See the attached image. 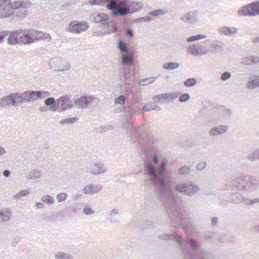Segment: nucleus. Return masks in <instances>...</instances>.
<instances>
[{
  "label": "nucleus",
  "instance_id": "25",
  "mask_svg": "<svg viewBox=\"0 0 259 259\" xmlns=\"http://www.w3.org/2000/svg\"><path fill=\"white\" fill-rule=\"evenodd\" d=\"M179 67V64L170 62L164 65V68L166 69H174Z\"/></svg>",
  "mask_w": 259,
  "mask_h": 259
},
{
  "label": "nucleus",
  "instance_id": "31",
  "mask_svg": "<svg viewBox=\"0 0 259 259\" xmlns=\"http://www.w3.org/2000/svg\"><path fill=\"white\" fill-rule=\"evenodd\" d=\"M190 99V96L187 94H184L181 95L179 98V101L181 102H185Z\"/></svg>",
  "mask_w": 259,
  "mask_h": 259
},
{
  "label": "nucleus",
  "instance_id": "19",
  "mask_svg": "<svg viewBox=\"0 0 259 259\" xmlns=\"http://www.w3.org/2000/svg\"><path fill=\"white\" fill-rule=\"evenodd\" d=\"M134 57L133 54L125 55L122 56V63L124 64H131L133 61Z\"/></svg>",
  "mask_w": 259,
  "mask_h": 259
},
{
  "label": "nucleus",
  "instance_id": "41",
  "mask_svg": "<svg viewBox=\"0 0 259 259\" xmlns=\"http://www.w3.org/2000/svg\"><path fill=\"white\" fill-rule=\"evenodd\" d=\"M214 237V233H211V234L210 233H208L206 235H205L204 238L205 239L208 240L209 242H212L211 240V239L212 237Z\"/></svg>",
  "mask_w": 259,
  "mask_h": 259
},
{
  "label": "nucleus",
  "instance_id": "53",
  "mask_svg": "<svg viewBox=\"0 0 259 259\" xmlns=\"http://www.w3.org/2000/svg\"><path fill=\"white\" fill-rule=\"evenodd\" d=\"M188 257L189 259L191 258V253L189 251H188Z\"/></svg>",
  "mask_w": 259,
  "mask_h": 259
},
{
  "label": "nucleus",
  "instance_id": "18",
  "mask_svg": "<svg viewBox=\"0 0 259 259\" xmlns=\"http://www.w3.org/2000/svg\"><path fill=\"white\" fill-rule=\"evenodd\" d=\"M55 259H73V256L69 254H66L63 252H58L54 254Z\"/></svg>",
  "mask_w": 259,
  "mask_h": 259
},
{
  "label": "nucleus",
  "instance_id": "55",
  "mask_svg": "<svg viewBox=\"0 0 259 259\" xmlns=\"http://www.w3.org/2000/svg\"><path fill=\"white\" fill-rule=\"evenodd\" d=\"M156 237L159 238L160 240L162 239L160 235H158L157 234L155 235V238H156Z\"/></svg>",
  "mask_w": 259,
  "mask_h": 259
},
{
  "label": "nucleus",
  "instance_id": "3",
  "mask_svg": "<svg viewBox=\"0 0 259 259\" xmlns=\"http://www.w3.org/2000/svg\"><path fill=\"white\" fill-rule=\"evenodd\" d=\"M47 95V92H26L22 95L18 94H13L7 97L2 99V101L6 102L7 104L14 105L16 102H23L24 101H29L32 100H35L41 97Z\"/></svg>",
  "mask_w": 259,
  "mask_h": 259
},
{
  "label": "nucleus",
  "instance_id": "46",
  "mask_svg": "<svg viewBox=\"0 0 259 259\" xmlns=\"http://www.w3.org/2000/svg\"><path fill=\"white\" fill-rule=\"evenodd\" d=\"M110 221L113 223H115L117 222L118 219L115 217L114 215H112L111 216Z\"/></svg>",
  "mask_w": 259,
  "mask_h": 259
},
{
  "label": "nucleus",
  "instance_id": "6",
  "mask_svg": "<svg viewBox=\"0 0 259 259\" xmlns=\"http://www.w3.org/2000/svg\"><path fill=\"white\" fill-rule=\"evenodd\" d=\"M240 16L256 15L259 14V1L243 7L238 11Z\"/></svg>",
  "mask_w": 259,
  "mask_h": 259
},
{
  "label": "nucleus",
  "instance_id": "24",
  "mask_svg": "<svg viewBox=\"0 0 259 259\" xmlns=\"http://www.w3.org/2000/svg\"><path fill=\"white\" fill-rule=\"evenodd\" d=\"M197 83L196 79L193 78L188 79L184 83L186 87H190L195 85Z\"/></svg>",
  "mask_w": 259,
  "mask_h": 259
},
{
  "label": "nucleus",
  "instance_id": "29",
  "mask_svg": "<svg viewBox=\"0 0 259 259\" xmlns=\"http://www.w3.org/2000/svg\"><path fill=\"white\" fill-rule=\"evenodd\" d=\"M147 170L151 176H155L156 174V171L154 167L151 164H148L147 166Z\"/></svg>",
  "mask_w": 259,
  "mask_h": 259
},
{
  "label": "nucleus",
  "instance_id": "4",
  "mask_svg": "<svg viewBox=\"0 0 259 259\" xmlns=\"http://www.w3.org/2000/svg\"><path fill=\"white\" fill-rule=\"evenodd\" d=\"M232 184L237 189L250 192L258 187L259 182L258 179H233Z\"/></svg>",
  "mask_w": 259,
  "mask_h": 259
},
{
  "label": "nucleus",
  "instance_id": "20",
  "mask_svg": "<svg viewBox=\"0 0 259 259\" xmlns=\"http://www.w3.org/2000/svg\"><path fill=\"white\" fill-rule=\"evenodd\" d=\"M154 226L153 223L150 221H144L139 227L142 230L152 229Z\"/></svg>",
  "mask_w": 259,
  "mask_h": 259
},
{
  "label": "nucleus",
  "instance_id": "11",
  "mask_svg": "<svg viewBox=\"0 0 259 259\" xmlns=\"http://www.w3.org/2000/svg\"><path fill=\"white\" fill-rule=\"evenodd\" d=\"M57 104L63 109H67L71 106L69 98L67 96L60 97L57 100Z\"/></svg>",
  "mask_w": 259,
  "mask_h": 259
},
{
  "label": "nucleus",
  "instance_id": "9",
  "mask_svg": "<svg viewBox=\"0 0 259 259\" xmlns=\"http://www.w3.org/2000/svg\"><path fill=\"white\" fill-rule=\"evenodd\" d=\"M20 30L12 32L8 38V43L11 45L21 44Z\"/></svg>",
  "mask_w": 259,
  "mask_h": 259
},
{
  "label": "nucleus",
  "instance_id": "51",
  "mask_svg": "<svg viewBox=\"0 0 259 259\" xmlns=\"http://www.w3.org/2000/svg\"><path fill=\"white\" fill-rule=\"evenodd\" d=\"M253 228L254 230H256L259 233V225L254 226Z\"/></svg>",
  "mask_w": 259,
  "mask_h": 259
},
{
  "label": "nucleus",
  "instance_id": "23",
  "mask_svg": "<svg viewBox=\"0 0 259 259\" xmlns=\"http://www.w3.org/2000/svg\"><path fill=\"white\" fill-rule=\"evenodd\" d=\"M205 36L202 34H198L188 37L187 39L188 42H192L202 38H205Z\"/></svg>",
  "mask_w": 259,
  "mask_h": 259
},
{
  "label": "nucleus",
  "instance_id": "37",
  "mask_svg": "<svg viewBox=\"0 0 259 259\" xmlns=\"http://www.w3.org/2000/svg\"><path fill=\"white\" fill-rule=\"evenodd\" d=\"M55 101V100L53 98H49L45 100V104L47 105H52Z\"/></svg>",
  "mask_w": 259,
  "mask_h": 259
},
{
  "label": "nucleus",
  "instance_id": "45",
  "mask_svg": "<svg viewBox=\"0 0 259 259\" xmlns=\"http://www.w3.org/2000/svg\"><path fill=\"white\" fill-rule=\"evenodd\" d=\"M20 241L18 238H14L12 241V244L13 246H15L16 244Z\"/></svg>",
  "mask_w": 259,
  "mask_h": 259
},
{
  "label": "nucleus",
  "instance_id": "43",
  "mask_svg": "<svg viewBox=\"0 0 259 259\" xmlns=\"http://www.w3.org/2000/svg\"><path fill=\"white\" fill-rule=\"evenodd\" d=\"M218 222V218L217 217H213L211 219V224L213 226L216 225Z\"/></svg>",
  "mask_w": 259,
  "mask_h": 259
},
{
  "label": "nucleus",
  "instance_id": "5",
  "mask_svg": "<svg viewBox=\"0 0 259 259\" xmlns=\"http://www.w3.org/2000/svg\"><path fill=\"white\" fill-rule=\"evenodd\" d=\"M21 44H27L34 41L36 39L42 38L45 34L42 32L28 30H20Z\"/></svg>",
  "mask_w": 259,
  "mask_h": 259
},
{
  "label": "nucleus",
  "instance_id": "50",
  "mask_svg": "<svg viewBox=\"0 0 259 259\" xmlns=\"http://www.w3.org/2000/svg\"><path fill=\"white\" fill-rule=\"evenodd\" d=\"M126 33L127 34L130 35L131 36H133V32L131 30L128 29L126 31Z\"/></svg>",
  "mask_w": 259,
  "mask_h": 259
},
{
  "label": "nucleus",
  "instance_id": "2",
  "mask_svg": "<svg viewBox=\"0 0 259 259\" xmlns=\"http://www.w3.org/2000/svg\"><path fill=\"white\" fill-rule=\"evenodd\" d=\"M31 4L29 1H18L10 2V0H0V18H6L13 14L15 10L28 8Z\"/></svg>",
  "mask_w": 259,
  "mask_h": 259
},
{
  "label": "nucleus",
  "instance_id": "22",
  "mask_svg": "<svg viewBox=\"0 0 259 259\" xmlns=\"http://www.w3.org/2000/svg\"><path fill=\"white\" fill-rule=\"evenodd\" d=\"M225 131V127H223V126H220L219 127L214 128L212 129L210 132V134L211 135H217V134H221Z\"/></svg>",
  "mask_w": 259,
  "mask_h": 259
},
{
  "label": "nucleus",
  "instance_id": "16",
  "mask_svg": "<svg viewBox=\"0 0 259 259\" xmlns=\"http://www.w3.org/2000/svg\"><path fill=\"white\" fill-rule=\"evenodd\" d=\"M241 202L243 203V204L247 206L251 205L259 202V198L250 199L248 198L244 197L242 196V201Z\"/></svg>",
  "mask_w": 259,
  "mask_h": 259
},
{
  "label": "nucleus",
  "instance_id": "35",
  "mask_svg": "<svg viewBox=\"0 0 259 259\" xmlns=\"http://www.w3.org/2000/svg\"><path fill=\"white\" fill-rule=\"evenodd\" d=\"M119 48L122 52H126L127 51L125 44L122 41H120L119 43Z\"/></svg>",
  "mask_w": 259,
  "mask_h": 259
},
{
  "label": "nucleus",
  "instance_id": "56",
  "mask_svg": "<svg viewBox=\"0 0 259 259\" xmlns=\"http://www.w3.org/2000/svg\"><path fill=\"white\" fill-rule=\"evenodd\" d=\"M166 164V163H165V162H164V161L163 160V164H162L163 166H164V165H165V164Z\"/></svg>",
  "mask_w": 259,
  "mask_h": 259
},
{
  "label": "nucleus",
  "instance_id": "59",
  "mask_svg": "<svg viewBox=\"0 0 259 259\" xmlns=\"http://www.w3.org/2000/svg\"><path fill=\"white\" fill-rule=\"evenodd\" d=\"M154 81V80H153L152 81H150V82H150V83H151V82H152V81Z\"/></svg>",
  "mask_w": 259,
  "mask_h": 259
},
{
  "label": "nucleus",
  "instance_id": "8",
  "mask_svg": "<svg viewBox=\"0 0 259 259\" xmlns=\"http://www.w3.org/2000/svg\"><path fill=\"white\" fill-rule=\"evenodd\" d=\"M146 183H151L155 188L158 194L155 198L156 200L154 201H159L162 196V179H146Z\"/></svg>",
  "mask_w": 259,
  "mask_h": 259
},
{
  "label": "nucleus",
  "instance_id": "48",
  "mask_svg": "<svg viewBox=\"0 0 259 259\" xmlns=\"http://www.w3.org/2000/svg\"><path fill=\"white\" fill-rule=\"evenodd\" d=\"M9 174L10 172L7 170H5L3 172V175L5 177H8L9 176Z\"/></svg>",
  "mask_w": 259,
  "mask_h": 259
},
{
  "label": "nucleus",
  "instance_id": "7",
  "mask_svg": "<svg viewBox=\"0 0 259 259\" xmlns=\"http://www.w3.org/2000/svg\"><path fill=\"white\" fill-rule=\"evenodd\" d=\"M88 27V25L87 22H77L74 21L70 23L68 31L71 32L78 33L85 30Z\"/></svg>",
  "mask_w": 259,
  "mask_h": 259
},
{
  "label": "nucleus",
  "instance_id": "13",
  "mask_svg": "<svg viewBox=\"0 0 259 259\" xmlns=\"http://www.w3.org/2000/svg\"><path fill=\"white\" fill-rule=\"evenodd\" d=\"M11 214V211L10 209H3L0 211V220L3 222L8 221Z\"/></svg>",
  "mask_w": 259,
  "mask_h": 259
},
{
  "label": "nucleus",
  "instance_id": "52",
  "mask_svg": "<svg viewBox=\"0 0 259 259\" xmlns=\"http://www.w3.org/2000/svg\"><path fill=\"white\" fill-rule=\"evenodd\" d=\"M5 152L4 148L3 147H0V154H2Z\"/></svg>",
  "mask_w": 259,
  "mask_h": 259
},
{
  "label": "nucleus",
  "instance_id": "10",
  "mask_svg": "<svg viewBox=\"0 0 259 259\" xmlns=\"http://www.w3.org/2000/svg\"><path fill=\"white\" fill-rule=\"evenodd\" d=\"M188 51L190 53L195 55L205 54L207 52L202 46L199 45L190 46L188 49Z\"/></svg>",
  "mask_w": 259,
  "mask_h": 259
},
{
  "label": "nucleus",
  "instance_id": "54",
  "mask_svg": "<svg viewBox=\"0 0 259 259\" xmlns=\"http://www.w3.org/2000/svg\"><path fill=\"white\" fill-rule=\"evenodd\" d=\"M154 162L157 163L158 161V157L157 156H155L154 158Z\"/></svg>",
  "mask_w": 259,
  "mask_h": 259
},
{
  "label": "nucleus",
  "instance_id": "30",
  "mask_svg": "<svg viewBox=\"0 0 259 259\" xmlns=\"http://www.w3.org/2000/svg\"><path fill=\"white\" fill-rule=\"evenodd\" d=\"M94 212V211L92 210L91 207L88 205L86 206L83 210V213L87 215L93 214Z\"/></svg>",
  "mask_w": 259,
  "mask_h": 259
},
{
  "label": "nucleus",
  "instance_id": "21",
  "mask_svg": "<svg viewBox=\"0 0 259 259\" xmlns=\"http://www.w3.org/2000/svg\"><path fill=\"white\" fill-rule=\"evenodd\" d=\"M29 194V191L27 190H23L19 192L17 194L14 195L13 197V198L15 200H17L21 198V197H24L26 196Z\"/></svg>",
  "mask_w": 259,
  "mask_h": 259
},
{
  "label": "nucleus",
  "instance_id": "12",
  "mask_svg": "<svg viewBox=\"0 0 259 259\" xmlns=\"http://www.w3.org/2000/svg\"><path fill=\"white\" fill-rule=\"evenodd\" d=\"M93 101V98L91 97H81L75 100V103L76 105L79 106H87Z\"/></svg>",
  "mask_w": 259,
  "mask_h": 259
},
{
  "label": "nucleus",
  "instance_id": "42",
  "mask_svg": "<svg viewBox=\"0 0 259 259\" xmlns=\"http://www.w3.org/2000/svg\"><path fill=\"white\" fill-rule=\"evenodd\" d=\"M76 118H67V119H65L64 120H63L62 122V123H66V122H73L74 121L76 120Z\"/></svg>",
  "mask_w": 259,
  "mask_h": 259
},
{
  "label": "nucleus",
  "instance_id": "27",
  "mask_svg": "<svg viewBox=\"0 0 259 259\" xmlns=\"http://www.w3.org/2000/svg\"><path fill=\"white\" fill-rule=\"evenodd\" d=\"M194 259H208L207 254L206 252H199L197 254Z\"/></svg>",
  "mask_w": 259,
  "mask_h": 259
},
{
  "label": "nucleus",
  "instance_id": "57",
  "mask_svg": "<svg viewBox=\"0 0 259 259\" xmlns=\"http://www.w3.org/2000/svg\"><path fill=\"white\" fill-rule=\"evenodd\" d=\"M184 254L185 255H186V251H184Z\"/></svg>",
  "mask_w": 259,
  "mask_h": 259
},
{
  "label": "nucleus",
  "instance_id": "1",
  "mask_svg": "<svg viewBox=\"0 0 259 259\" xmlns=\"http://www.w3.org/2000/svg\"><path fill=\"white\" fill-rule=\"evenodd\" d=\"M165 180L163 179V205L168 208L167 213L174 227L182 225L187 233H191L194 229L193 226L191 223H187L183 218L181 214L182 208L178 202L181 200L180 193L191 196L196 193L200 188L191 184L183 183L166 189Z\"/></svg>",
  "mask_w": 259,
  "mask_h": 259
},
{
  "label": "nucleus",
  "instance_id": "40",
  "mask_svg": "<svg viewBox=\"0 0 259 259\" xmlns=\"http://www.w3.org/2000/svg\"><path fill=\"white\" fill-rule=\"evenodd\" d=\"M8 35V33L7 32L2 31H0V42H1L4 38Z\"/></svg>",
  "mask_w": 259,
  "mask_h": 259
},
{
  "label": "nucleus",
  "instance_id": "44",
  "mask_svg": "<svg viewBox=\"0 0 259 259\" xmlns=\"http://www.w3.org/2000/svg\"><path fill=\"white\" fill-rule=\"evenodd\" d=\"M118 212H119L118 209H117L116 208H114L111 211L110 215L111 216L112 215L117 214L118 213Z\"/></svg>",
  "mask_w": 259,
  "mask_h": 259
},
{
  "label": "nucleus",
  "instance_id": "38",
  "mask_svg": "<svg viewBox=\"0 0 259 259\" xmlns=\"http://www.w3.org/2000/svg\"><path fill=\"white\" fill-rule=\"evenodd\" d=\"M206 166V163L204 162H199L197 166V168L198 170H202Z\"/></svg>",
  "mask_w": 259,
  "mask_h": 259
},
{
  "label": "nucleus",
  "instance_id": "58",
  "mask_svg": "<svg viewBox=\"0 0 259 259\" xmlns=\"http://www.w3.org/2000/svg\"><path fill=\"white\" fill-rule=\"evenodd\" d=\"M114 31H115L117 29L116 27H114Z\"/></svg>",
  "mask_w": 259,
  "mask_h": 259
},
{
  "label": "nucleus",
  "instance_id": "60",
  "mask_svg": "<svg viewBox=\"0 0 259 259\" xmlns=\"http://www.w3.org/2000/svg\"><path fill=\"white\" fill-rule=\"evenodd\" d=\"M144 109L145 110H146V107H145H145H144Z\"/></svg>",
  "mask_w": 259,
  "mask_h": 259
},
{
  "label": "nucleus",
  "instance_id": "33",
  "mask_svg": "<svg viewBox=\"0 0 259 259\" xmlns=\"http://www.w3.org/2000/svg\"><path fill=\"white\" fill-rule=\"evenodd\" d=\"M83 192L84 194H93L92 192V185L87 186L83 189Z\"/></svg>",
  "mask_w": 259,
  "mask_h": 259
},
{
  "label": "nucleus",
  "instance_id": "47",
  "mask_svg": "<svg viewBox=\"0 0 259 259\" xmlns=\"http://www.w3.org/2000/svg\"><path fill=\"white\" fill-rule=\"evenodd\" d=\"M160 14V10L155 11L152 12V13H151V15H153V16H157V15L158 16Z\"/></svg>",
  "mask_w": 259,
  "mask_h": 259
},
{
  "label": "nucleus",
  "instance_id": "36",
  "mask_svg": "<svg viewBox=\"0 0 259 259\" xmlns=\"http://www.w3.org/2000/svg\"><path fill=\"white\" fill-rule=\"evenodd\" d=\"M231 76V74L229 72H225L223 73L221 75V79L223 80H225L228 78H229Z\"/></svg>",
  "mask_w": 259,
  "mask_h": 259
},
{
  "label": "nucleus",
  "instance_id": "34",
  "mask_svg": "<svg viewBox=\"0 0 259 259\" xmlns=\"http://www.w3.org/2000/svg\"><path fill=\"white\" fill-rule=\"evenodd\" d=\"M115 102L119 104H123L125 102V98L123 96H121L115 100Z\"/></svg>",
  "mask_w": 259,
  "mask_h": 259
},
{
  "label": "nucleus",
  "instance_id": "49",
  "mask_svg": "<svg viewBox=\"0 0 259 259\" xmlns=\"http://www.w3.org/2000/svg\"><path fill=\"white\" fill-rule=\"evenodd\" d=\"M36 205L37 207L39 208H42L44 206L43 204L41 202H37V203H36Z\"/></svg>",
  "mask_w": 259,
  "mask_h": 259
},
{
  "label": "nucleus",
  "instance_id": "39",
  "mask_svg": "<svg viewBox=\"0 0 259 259\" xmlns=\"http://www.w3.org/2000/svg\"><path fill=\"white\" fill-rule=\"evenodd\" d=\"M189 170H190L189 168H188L187 167L184 166L180 169V173L182 174L188 173L189 171Z\"/></svg>",
  "mask_w": 259,
  "mask_h": 259
},
{
  "label": "nucleus",
  "instance_id": "14",
  "mask_svg": "<svg viewBox=\"0 0 259 259\" xmlns=\"http://www.w3.org/2000/svg\"><path fill=\"white\" fill-rule=\"evenodd\" d=\"M163 239L164 240H173L176 239L178 242L181 243L182 242V238L181 236L177 234H163Z\"/></svg>",
  "mask_w": 259,
  "mask_h": 259
},
{
  "label": "nucleus",
  "instance_id": "28",
  "mask_svg": "<svg viewBox=\"0 0 259 259\" xmlns=\"http://www.w3.org/2000/svg\"><path fill=\"white\" fill-rule=\"evenodd\" d=\"M67 196V194L65 193H61L57 195V199L58 202H62L65 200Z\"/></svg>",
  "mask_w": 259,
  "mask_h": 259
},
{
  "label": "nucleus",
  "instance_id": "15",
  "mask_svg": "<svg viewBox=\"0 0 259 259\" xmlns=\"http://www.w3.org/2000/svg\"><path fill=\"white\" fill-rule=\"evenodd\" d=\"M242 195L239 193H235L231 194V201L235 204H238L242 201Z\"/></svg>",
  "mask_w": 259,
  "mask_h": 259
},
{
  "label": "nucleus",
  "instance_id": "32",
  "mask_svg": "<svg viewBox=\"0 0 259 259\" xmlns=\"http://www.w3.org/2000/svg\"><path fill=\"white\" fill-rule=\"evenodd\" d=\"M92 188V192L93 193L99 192L102 188V186L100 185H91Z\"/></svg>",
  "mask_w": 259,
  "mask_h": 259
},
{
  "label": "nucleus",
  "instance_id": "17",
  "mask_svg": "<svg viewBox=\"0 0 259 259\" xmlns=\"http://www.w3.org/2000/svg\"><path fill=\"white\" fill-rule=\"evenodd\" d=\"M186 242L193 251H196L198 249L199 245L195 240L188 238L186 240Z\"/></svg>",
  "mask_w": 259,
  "mask_h": 259
},
{
  "label": "nucleus",
  "instance_id": "26",
  "mask_svg": "<svg viewBox=\"0 0 259 259\" xmlns=\"http://www.w3.org/2000/svg\"><path fill=\"white\" fill-rule=\"evenodd\" d=\"M41 200L43 202L51 204L53 203L54 201V199L49 195H47L46 196H44L42 197Z\"/></svg>",
  "mask_w": 259,
  "mask_h": 259
}]
</instances>
